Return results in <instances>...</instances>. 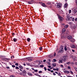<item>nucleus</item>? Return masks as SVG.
I'll return each mask as SVG.
<instances>
[{
	"label": "nucleus",
	"mask_w": 77,
	"mask_h": 77,
	"mask_svg": "<svg viewBox=\"0 0 77 77\" xmlns=\"http://www.w3.org/2000/svg\"><path fill=\"white\" fill-rule=\"evenodd\" d=\"M72 18V17H70L69 16V14H67L66 16V21H70V20H71V18Z\"/></svg>",
	"instance_id": "nucleus-1"
},
{
	"label": "nucleus",
	"mask_w": 77,
	"mask_h": 77,
	"mask_svg": "<svg viewBox=\"0 0 77 77\" xmlns=\"http://www.w3.org/2000/svg\"><path fill=\"white\" fill-rule=\"evenodd\" d=\"M64 49L63 46H61L60 47V50L58 51V53H63V52Z\"/></svg>",
	"instance_id": "nucleus-2"
},
{
	"label": "nucleus",
	"mask_w": 77,
	"mask_h": 77,
	"mask_svg": "<svg viewBox=\"0 0 77 77\" xmlns=\"http://www.w3.org/2000/svg\"><path fill=\"white\" fill-rule=\"evenodd\" d=\"M62 6V4L60 3H59L57 5V8H60Z\"/></svg>",
	"instance_id": "nucleus-3"
},
{
	"label": "nucleus",
	"mask_w": 77,
	"mask_h": 77,
	"mask_svg": "<svg viewBox=\"0 0 77 77\" xmlns=\"http://www.w3.org/2000/svg\"><path fill=\"white\" fill-rule=\"evenodd\" d=\"M66 59H67V57L66 56H64L63 57V58H62V60L64 62H65L66 60Z\"/></svg>",
	"instance_id": "nucleus-4"
},
{
	"label": "nucleus",
	"mask_w": 77,
	"mask_h": 77,
	"mask_svg": "<svg viewBox=\"0 0 77 77\" xmlns=\"http://www.w3.org/2000/svg\"><path fill=\"white\" fill-rule=\"evenodd\" d=\"M58 16V18L59 20H60V21H63V18L61 17V16H59V15Z\"/></svg>",
	"instance_id": "nucleus-5"
},
{
	"label": "nucleus",
	"mask_w": 77,
	"mask_h": 77,
	"mask_svg": "<svg viewBox=\"0 0 77 77\" xmlns=\"http://www.w3.org/2000/svg\"><path fill=\"white\" fill-rule=\"evenodd\" d=\"M67 39H72V37L71 35H69L67 37Z\"/></svg>",
	"instance_id": "nucleus-6"
},
{
	"label": "nucleus",
	"mask_w": 77,
	"mask_h": 77,
	"mask_svg": "<svg viewBox=\"0 0 77 77\" xmlns=\"http://www.w3.org/2000/svg\"><path fill=\"white\" fill-rule=\"evenodd\" d=\"M77 11L75 10H73L72 11V13H73V14H76V13H77Z\"/></svg>",
	"instance_id": "nucleus-7"
},
{
	"label": "nucleus",
	"mask_w": 77,
	"mask_h": 77,
	"mask_svg": "<svg viewBox=\"0 0 77 77\" xmlns=\"http://www.w3.org/2000/svg\"><path fill=\"white\" fill-rule=\"evenodd\" d=\"M3 60H4V61H6V62H8L9 60L10 59L8 58H4Z\"/></svg>",
	"instance_id": "nucleus-8"
},
{
	"label": "nucleus",
	"mask_w": 77,
	"mask_h": 77,
	"mask_svg": "<svg viewBox=\"0 0 77 77\" xmlns=\"http://www.w3.org/2000/svg\"><path fill=\"white\" fill-rule=\"evenodd\" d=\"M64 72L66 74H69V71L65 70L64 71Z\"/></svg>",
	"instance_id": "nucleus-9"
},
{
	"label": "nucleus",
	"mask_w": 77,
	"mask_h": 77,
	"mask_svg": "<svg viewBox=\"0 0 77 77\" xmlns=\"http://www.w3.org/2000/svg\"><path fill=\"white\" fill-rule=\"evenodd\" d=\"M34 75H36L37 76H38V77H41V76L40 75H39V74H38V73H34Z\"/></svg>",
	"instance_id": "nucleus-10"
},
{
	"label": "nucleus",
	"mask_w": 77,
	"mask_h": 77,
	"mask_svg": "<svg viewBox=\"0 0 77 77\" xmlns=\"http://www.w3.org/2000/svg\"><path fill=\"white\" fill-rule=\"evenodd\" d=\"M70 41L72 42H75V39H74L72 38L71 40H70Z\"/></svg>",
	"instance_id": "nucleus-11"
},
{
	"label": "nucleus",
	"mask_w": 77,
	"mask_h": 77,
	"mask_svg": "<svg viewBox=\"0 0 77 77\" xmlns=\"http://www.w3.org/2000/svg\"><path fill=\"white\" fill-rule=\"evenodd\" d=\"M68 5V4L67 3H66L64 4V7L65 8H66V7H67V6Z\"/></svg>",
	"instance_id": "nucleus-12"
},
{
	"label": "nucleus",
	"mask_w": 77,
	"mask_h": 77,
	"mask_svg": "<svg viewBox=\"0 0 77 77\" xmlns=\"http://www.w3.org/2000/svg\"><path fill=\"white\" fill-rule=\"evenodd\" d=\"M14 42H17V39L16 38H14L13 39Z\"/></svg>",
	"instance_id": "nucleus-13"
},
{
	"label": "nucleus",
	"mask_w": 77,
	"mask_h": 77,
	"mask_svg": "<svg viewBox=\"0 0 77 77\" xmlns=\"http://www.w3.org/2000/svg\"><path fill=\"white\" fill-rule=\"evenodd\" d=\"M68 27H69V26L68 25H66L64 26V28H65V29H67V28H68Z\"/></svg>",
	"instance_id": "nucleus-14"
},
{
	"label": "nucleus",
	"mask_w": 77,
	"mask_h": 77,
	"mask_svg": "<svg viewBox=\"0 0 77 77\" xmlns=\"http://www.w3.org/2000/svg\"><path fill=\"white\" fill-rule=\"evenodd\" d=\"M63 32H65L66 31V29L65 28H63L62 29Z\"/></svg>",
	"instance_id": "nucleus-15"
},
{
	"label": "nucleus",
	"mask_w": 77,
	"mask_h": 77,
	"mask_svg": "<svg viewBox=\"0 0 77 77\" xmlns=\"http://www.w3.org/2000/svg\"><path fill=\"white\" fill-rule=\"evenodd\" d=\"M59 62H58V63H62L63 62V61H62V60H59Z\"/></svg>",
	"instance_id": "nucleus-16"
},
{
	"label": "nucleus",
	"mask_w": 77,
	"mask_h": 77,
	"mask_svg": "<svg viewBox=\"0 0 77 77\" xmlns=\"http://www.w3.org/2000/svg\"><path fill=\"white\" fill-rule=\"evenodd\" d=\"M52 65L53 66H56V63H53L52 64Z\"/></svg>",
	"instance_id": "nucleus-17"
},
{
	"label": "nucleus",
	"mask_w": 77,
	"mask_h": 77,
	"mask_svg": "<svg viewBox=\"0 0 77 77\" xmlns=\"http://www.w3.org/2000/svg\"><path fill=\"white\" fill-rule=\"evenodd\" d=\"M20 68L21 69H23V67L21 65H20L19 66Z\"/></svg>",
	"instance_id": "nucleus-18"
},
{
	"label": "nucleus",
	"mask_w": 77,
	"mask_h": 77,
	"mask_svg": "<svg viewBox=\"0 0 77 77\" xmlns=\"http://www.w3.org/2000/svg\"><path fill=\"white\" fill-rule=\"evenodd\" d=\"M71 47L72 48H75V45H73Z\"/></svg>",
	"instance_id": "nucleus-19"
},
{
	"label": "nucleus",
	"mask_w": 77,
	"mask_h": 77,
	"mask_svg": "<svg viewBox=\"0 0 77 77\" xmlns=\"http://www.w3.org/2000/svg\"><path fill=\"white\" fill-rule=\"evenodd\" d=\"M42 6H43V7H46V5H45V4L44 3L42 4Z\"/></svg>",
	"instance_id": "nucleus-20"
},
{
	"label": "nucleus",
	"mask_w": 77,
	"mask_h": 77,
	"mask_svg": "<svg viewBox=\"0 0 77 77\" xmlns=\"http://www.w3.org/2000/svg\"><path fill=\"white\" fill-rule=\"evenodd\" d=\"M28 74L29 75H32V74L30 72L28 73Z\"/></svg>",
	"instance_id": "nucleus-21"
},
{
	"label": "nucleus",
	"mask_w": 77,
	"mask_h": 77,
	"mask_svg": "<svg viewBox=\"0 0 77 77\" xmlns=\"http://www.w3.org/2000/svg\"><path fill=\"white\" fill-rule=\"evenodd\" d=\"M64 50L65 51H66L67 50V48H66V46H65L64 47Z\"/></svg>",
	"instance_id": "nucleus-22"
},
{
	"label": "nucleus",
	"mask_w": 77,
	"mask_h": 77,
	"mask_svg": "<svg viewBox=\"0 0 77 77\" xmlns=\"http://www.w3.org/2000/svg\"><path fill=\"white\" fill-rule=\"evenodd\" d=\"M70 72L71 74H72V75H73L74 74V73H73V72L71 71H70Z\"/></svg>",
	"instance_id": "nucleus-23"
},
{
	"label": "nucleus",
	"mask_w": 77,
	"mask_h": 77,
	"mask_svg": "<svg viewBox=\"0 0 77 77\" xmlns=\"http://www.w3.org/2000/svg\"><path fill=\"white\" fill-rule=\"evenodd\" d=\"M27 41H28V42H30V38H28L27 39Z\"/></svg>",
	"instance_id": "nucleus-24"
},
{
	"label": "nucleus",
	"mask_w": 77,
	"mask_h": 77,
	"mask_svg": "<svg viewBox=\"0 0 77 77\" xmlns=\"http://www.w3.org/2000/svg\"><path fill=\"white\" fill-rule=\"evenodd\" d=\"M72 30H74V29H76V28L75 26H73L72 28Z\"/></svg>",
	"instance_id": "nucleus-25"
},
{
	"label": "nucleus",
	"mask_w": 77,
	"mask_h": 77,
	"mask_svg": "<svg viewBox=\"0 0 77 77\" xmlns=\"http://www.w3.org/2000/svg\"><path fill=\"white\" fill-rule=\"evenodd\" d=\"M40 66L41 68H43L44 67V65H41Z\"/></svg>",
	"instance_id": "nucleus-26"
},
{
	"label": "nucleus",
	"mask_w": 77,
	"mask_h": 77,
	"mask_svg": "<svg viewBox=\"0 0 77 77\" xmlns=\"http://www.w3.org/2000/svg\"><path fill=\"white\" fill-rule=\"evenodd\" d=\"M10 77H15V75H11Z\"/></svg>",
	"instance_id": "nucleus-27"
},
{
	"label": "nucleus",
	"mask_w": 77,
	"mask_h": 77,
	"mask_svg": "<svg viewBox=\"0 0 77 77\" xmlns=\"http://www.w3.org/2000/svg\"><path fill=\"white\" fill-rule=\"evenodd\" d=\"M23 73H24V74H26V73H27V72H26V70H23Z\"/></svg>",
	"instance_id": "nucleus-28"
},
{
	"label": "nucleus",
	"mask_w": 77,
	"mask_h": 77,
	"mask_svg": "<svg viewBox=\"0 0 77 77\" xmlns=\"http://www.w3.org/2000/svg\"><path fill=\"white\" fill-rule=\"evenodd\" d=\"M32 1H29L28 2V4H32Z\"/></svg>",
	"instance_id": "nucleus-29"
},
{
	"label": "nucleus",
	"mask_w": 77,
	"mask_h": 77,
	"mask_svg": "<svg viewBox=\"0 0 77 77\" xmlns=\"http://www.w3.org/2000/svg\"><path fill=\"white\" fill-rule=\"evenodd\" d=\"M26 64L27 65H28V66H30V64L29 63H26Z\"/></svg>",
	"instance_id": "nucleus-30"
},
{
	"label": "nucleus",
	"mask_w": 77,
	"mask_h": 77,
	"mask_svg": "<svg viewBox=\"0 0 77 77\" xmlns=\"http://www.w3.org/2000/svg\"><path fill=\"white\" fill-rule=\"evenodd\" d=\"M69 14H71V10H69Z\"/></svg>",
	"instance_id": "nucleus-31"
},
{
	"label": "nucleus",
	"mask_w": 77,
	"mask_h": 77,
	"mask_svg": "<svg viewBox=\"0 0 77 77\" xmlns=\"http://www.w3.org/2000/svg\"><path fill=\"white\" fill-rule=\"evenodd\" d=\"M28 60V61H29V62H31V61H32V60L31 59H29Z\"/></svg>",
	"instance_id": "nucleus-32"
},
{
	"label": "nucleus",
	"mask_w": 77,
	"mask_h": 77,
	"mask_svg": "<svg viewBox=\"0 0 77 77\" xmlns=\"http://www.w3.org/2000/svg\"><path fill=\"white\" fill-rule=\"evenodd\" d=\"M16 69H19V67H18L16 66Z\"/></svg>",
	"instance_id": "nucleus-33"
},
{
	"label": "nucleus",
	"mask_w": 77,
	"mask_h": 77,
	"mask_svg": "<svg viewBox=\"0 0 77 77\" xmlns=\"http://www.w3.org/2000/svg\"><path fill=\"white\" fill-rule=\"evenodd\" d=\"M75 70L76 72H77V67H75Z\"/></svg>",
	"instance_id": "nucleus-34"
},
{
	"label": "nucleus",
	"mask_w": 77,
	"mask_h": 77,
	"mask_svg": "<svg viewBox=\"0 0 77 77\" xmlns=\"http://www.w3.org/2000/svg\"><path fill=\"white\" fill-rule=\"evenodd\" d=\"M47 4H48V5H50V4H51V2H48Z\"/></svg>",
	"instance_id": "nucleus-35"
},
{
	"label": "nucleus",
	"mask_w": 77,
	"mask_h": 77,
	"mask_svg": "<svg viewBox=\"0 0 77 77\" xmlns=\"http://www.w3.org/2000/svg\"><path fill=\"white\" fill-rule=\"evenodd\" d=\"M44 69L45 71H47V68H46V67H44Z\"/></svg>",
	"instance_id": "nucleus-36"
},
{
	"label": "nucleus",
	"mask_w": 77,
	"mask_h": 77,
	"mask_svg": "<svg viewBox=\"0 0 77 77\" xmlns=\"http://www.w3.org/2000/svg\"><path fill=\"white\" fill-rule=\"evenodd\" d=\"M12 66L13 67V68H15V66L14 65H12Z\"/></svg>",
	"instance_id": "nucleus-37"
},
{
	"label": "nucleus",
	"mask_w": 77,
	"mask_h": 77,
	"mask_svg": "<svg viewBox=\"0 0 77 77\" xmlns=\"http://www.w3.org/2000/svg\"><path fill=\"white\" fill-rule=\"evenodd\" d=\"M15 65H16V66H18V64L17 63H16Z\"/></svg>",
	"instance_id": "nucleus-38"
},
{
	"label": "nucleus",
	"mask_w": 77,
	"mask_h": 77,
	"mask_svg": "<svg viewBox=\"0 0 77 77\" xmlns=\"http://www.w3.org/2000/svg\"><path fill=\"white\" fill-rule=\"evenodd\" d=\"M39 49H40V51H41V50H42V47H40L39 48Z\"/></svg>",
	"instance_id": "nucleus-39"
},
{
	"label": "nucleus",
	"mask_w": 77,
	"mask_h": 77,
	"mask_svg": "<svg viewBox=\"0 0 77 77\" xmlns=\"http://www.w3.org/2000/svg\"><path fill=\"white\" fill-rule=\"evenodd\" d=\"M34 71L35 72H38V70H37V69L35 70Z\"/></svg>",
	"instance_id": "nucleus-40"
},
{
	"label": "nucleus",
	"mask_w": 77,
	"mask_h": 77,
	"mask_svg": "<svg viewBox=\"0 0 77 77\" xmlns=\"http://www.w3.org/2000/svg\"><path fill=\"white\" fill-rule=\"evenodd\" d=\"M71 63L70 62H68L66 63V64H67V65H68L69 64H70Z\"/></svg>",
	"instance_id": "nucleus-41"
},
{
	"label": "nucleus",
	"mask_w": 77,
	"mask_h": 77,
	"mask_svg": "<svg viewBox=\"0 0 77 77\" xmlns=\"http://www.w3.org/2000/svg\"><path fill=\"white\" fill-rule=\"evenodd\" d=\"M75 57H72V58L73 59H75Z\"/></svg>",
	"instance_id": "nucleus-42"
},
{
	"label": "nucleus",
	"mask_w": 77,
	"mask_h": 77,
	"mask_svg": "<svg viewBox=\"0 0 77 77\" xmlns=\"http://www.w3.org/2000/svg\"><path fill=\"white\" fill-rule=\"evenodd\" d=\"M53 60H54V62H56V61H57V60H56V59H54Z\"/></svg>",
	"instance_id": "nucleus-43"
},
{
	"label": "nucleus",
	"mask_w": 77,
	"mask_h": 77,
	"mask_svg": "<svg viewBox=\"0 0 77 77\" xmlns=\"http://www.w3.org/2000/svg\"><path fill=\"white\" fill-rule=\"evenodd\" d=\"M58 75L59 76H60V75H61V74H60V73H59L58 74Z\"/></svg>",
	"instance_id": "nucleus-44"
},
{
	"label": "nucleus",
	"mask_w": 77,
	"mask_h": 77,
	"mask_svg": "<svg viewBox=\"0 0 77 77\" xmlns=\"http://www.w3.org/2000/svg\"><path fill=\"white\" fill-rule=\"evenodd\" d=\"M48 65H50V62H48Z\"/></svg>",
	"instance_id": "nucleus-45"
},
{
	"label": "nucleus",
	"mask_w": 77,
	"mask_h": 77,
	"mask_svg": "<svg viewBox=\"0 0 77 77\" xmlns=\"http://www.w3.org/2000/svg\"><path fill=\"white\" fill-rule=\"evenodd\" d=\"M68 69H71V67H70L69 66H68Z\"/></svg>",
	"instance_id": "nucleus-46"
},
{
	"label": "nucleus",
	"mask_w": 77,
	"mask_h": 77,
	"mask_svg": "<svg viewBox=\"0 0 77 77\" xmlns=\"http://www.w3.org/2000/svg\"><path fill=\"white\" fill-rule=\"evenodd\" d=\"M48 71H51V69H48Z\"/></svg>",
	"instance_id": "nucleus-47"
},
{
	"label": "nucleus",
	"mask_w": 77,
	"mask_h": 77,
	"mask_svg": "<svg viewBox=\"0 0 77 77\" xmlns=\"http://www.w3.org/2000/svg\"><path fill=\"white\" fill-rule=\"evenodd\" d=\"M53 75H56V73H55L54 72L53 73Z\"/></svg>",
	"instance_id": "nucleus-48"
},
{
	"label": "nucleus",
	"mask_w": 77,
	"mask_h": 77,
	"mask_svg": "<svg viewBox=\"0 0 77 77\" xmlns=\"http://www.w3.org/2000/svg\"><path fill=\"white\" fill-rule=\"evenodd\" d=\"M56 53H54V56H56Z\"/></svg>",
	"instance_id": "nucleus-49"
},
{
	"label": "nucleus",
	"mask_w": 77,
	"mask_h": 77,
	"mask_svg": "<svg viewBox=\"0 0 77 77\" xmlns=\"http://www.w3.org/2000/svg\"><path fill=\"white\" fill-rule=\"evenodd\" d=\"M51 67V66H48V68H50V67Z\"/></svg>",
	"instance_id": "nucleus-50"
},
{
	"label": "nucleus",
	"mask_w": 77,
	"mask_h": 77,
	"mask_svg": "<svg viewBox=\"0 0 77 77\" xmlns=\"http://www.w3.org/2000/svg\"><path fill=\"white\" fill-rule=\"evenodd\" d=\"M39 73H41L42 72V71H40L38 72Z\"/></svg>",
	"instance_id": "nucleus-51"
},
{
	"label": "nucleus",
	"mask_w": 77,
	"mask_h": 77,
	"mask_svg": "<svg viewBox=\"0 0 77 77\" xmlns=\"http://www.w3.org/2000/svg\"><path fill=\"white\" fill-rule=\"evenodd\" d=\"M46 61V60H43L44 62H45Z\"/></svg>",
	"instance_id": "nucleus-52"
},
{
	"label": "nucleus",
	"mask_w": 77,
	"mask_h": 77,
	"mask_svg": "<svg viewBox=\"0 0 77 77\" xmlns=\"http://www.w3.org/2000/svg\"><path fill=\"white\" fill-rule=\"evenodd\" d=\"M7 69H9L10 68L8 66V67H7Z\"/></svg>",
	"instance_id": "nucleus-53"
},
{
	"label": "nucleus",
	"mask_w": 77,
	"mask_h": 77,
	"mask_svg": "<svg viewBox=\"0 0 77 77\" xmlns=\"http://www.w3.org/2000/svg\"><path fill=\"white\" fill-rule=\"evenodd\" d=\"M51 72H54V71H53V70H51Z\"/></svg>",
	"instance_id": "nucleus-54"
},
{
	"label": "nucleus",
	"mask_w": 77,
	"mask_h": 77,
	"mask_svg": "<svg viewBox=\"0 0 77 77\" xmlns=\"http://www.w3.org/2000/svg\"><path fill=\"white\" fill-rule=\"evenodd\" d=\"M56 71H58L59 70V69L58 68L56 69Z\"/></svg>",
	"instance_id": "nucleus-55"
},
{
	"label": "nucleus",
	"mask_w": 77,
	"mask_h": 77,
	"mask_svg": "<svg viewBox=\"0 0 77 77\" xmlns=\"http://www.w3.org/2000/svg\"><path fill=\"white\" fill-rule=\"evenodd\" d=\"M75 21H77V18L75 19Z\"/></svg>",
	"instance_id": "nucleus-56"
},
{
	"label": "nucleus",
	"mask_w": 77,
	"mask_h": 77,
	"mask_svg": "<svg viewBox=\"0 0 77 77\" xmlns=\"http://www.w3.org/2000/svg\"><path fill=\"white\" fill-rule=\"evenodd\" d=\"M72 51L73 52H74V51H74V50L73 49L72 50Z\"/></svg>",
	"instance_id": "nucleus-57"
},
{
	"label": "nucleus",
	"mask_w": 77,
	"mask_h": 77,
	"mask_svg": "<svg viewBox=\"0 0 77 77\" xmlns=\"http://www.w3.org/2000/svg\"><path fill=\"white\" fill-rule=\"evenodd\" d=\"M74 18H72V21H74Z\"/></svg>",
	"instance_id": "nucleus-58"
},
{
	"label": "nucleus",
	"mask_w": 77,
	"mask_h": 77,
	"mask_svg": "<svg viewBox=\"0 0 77 77\" xmlns=\"http://www.w3.org/2000/svg\"><path fill=\"white\" fill-rule=\"evenodd\" d=\"M30 58V57H27V59H28V60H29V58Z\"/></svg>",
	"instance_id": "nucleus-59"
},
{
	"label": "nucleus",
	"mask_w": 77,
	"mask_h": 77,
	"mask_svg": "<svg viewBox=\"0 0 77 77\" xmlns=\"http://www.w3.org/2000/svg\"><path fill=\"white\" fill-rule=\"evenodd\" d=\"M67 77H72V76H71L68 75V76H67Z\"/></svg>",
	"instance_id": "nucleus-60"
},
{
	"label": "nucleus",
	"mask_w": 77,
	"mask_h": 77,
	"mask_svg": "<svg viewBox=\"0 0 77 77\" xmlns=\"http://www.w3.org/2000/svg\"><path fill=\"white\" fill-rule=\"evenodd\" d=\"M48 62H51V60H48Z\"/></svg>",
	"instance_id": "nucleus-61"
},
{
	"label": "nucleus",
	"mask_w": 77,
	"mask_h": 77,
	"mask_svg": "<svg viewBox=\"0 0 77 77\" xmlns=\"http://www.w3.org/2000/svg\"><path fill=\"white\" fill-rule=\"evenodd\" d=\"M69 24H72V23H71V22H69Z\"/></svg>",
	"instance_id": "nucleus-62"
},
{
	"label": "nucleus",
	"mask_w": 77,
	"mask_h": 77,
	"mask_svg": "<svg viewBox=\"0 0 77 77\" xmlns=\"http://www.w3.org/2000/svg\"><path fill=\"white\" fill-rule=\"evenodd\" d=\"M55 73H56V74H58V73L57 72H55Z\"/></svg>",
	"instance_id": "nucleus-63"
},
{
	"label": "nucleus",
	"mask_w": 77,
	"mask_h": 77,
	"mask_svg": "<svg viewBox=\"0 0 77 77\" xmlns=\"http://www.w3.org/2000/svg\"><path fill=\"white\" fill-rule=\"evenodd\" d=\"M23 65L24 66H26V64H25L23 63Z\"/></svg>",
	"instance_id": "nucleus-64"
}]
</instances>
